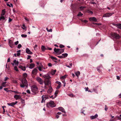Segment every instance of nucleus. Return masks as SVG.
Instances as JSON below:
<instances>
[{"label":"nucleus","mask_w":121,"mask_h":121,"mask_svg":"<svg viewBox=\"0 0 121 121\" xmlns=\"http://www.w3.org/2000/svg\"><path fill=\"white\" fill-rule=\"evenodd\" d=\"M38 70L37 68H34L32 71V73L33 75H35L38 73Z\"/></svg>","instance_id":"1a4fd4ad"},{"label":"nucleus","mask_w":121,"mask_h":121,"mask_svg":"<svg viewBox=\"0 0 121 121\" xmlns=\"http://www.w3.org/2000/svg\"><path fill=\"white\" fill-rule=\"evenodd\" d=\"M21 36L22 37L26 38L27 37V35L26 34H22L21 35Z\"/></svg>","instance_id":"ea45409f"},{"label":"nucleus","mask_w":121,"mask_h":121,"mask_svg":"<svg viewBox=\"0 0 121 121\" xmlns=\"http://www.w3.org/2000/svg\"><path fill=\"white\" fill-rule=\"evenodd\" d=\"M23 76L24 77V78H25L27 77V74L26 73H24L23 74Z\"/></svg>","instance_id":"58836bf2"},{"label":"nucleus","mask_w":121,"mask_h":121,"mask_svg":"<svg viewBox=\"0 0 121 121\" xmlns=\"http://www.w3.org/2000/svg\"><path fill=\"white\" fill-rule=\"evenodd\" d=\"M98 117V115L96 114L94 116H91L90 117V118L91 120L94 119Z\"/></svg>","instance_id":"ddd939ff"},{"label":"nucleus","mask_w":121,"mask_h":121,"mask_svg":"<svg viewBox=\"0 0 121 121\" xmlns=\"http://www.w3.org/2000/svg\"><path fill=\"white\" fill-rule=\"evenodd\" d=\"M14 98L16 99H20L21 97L20 95H15L14 96Z\"/></svg>","instance_id":"aec40b11"},{"label":"nucleus","mask_w":121,"mask_h":121,"mask_svg":"<svg viewBox=\"0 0 121 121\" xmlns=\"http://www.w3.org/2000/svg\"><path fill=\"white\" fill-rule=\"evenodd\" d=\"M52 91V87H50L49 88V89L48 90L47 92L48 93L50 94L51 93Z\"/></svg>","instance_id":"4be33fe9"},{"label":"nucleus","mask_w":121,"mask_h":121,"mask_svg":"<svg viewBox=\"0 0 121 121\" xmlns=\"http://www.w3.org/2000/svg\"><path fill=\"white\" fill-rule=\"evenodd\" d=\"M83 15V14L81 12H78V13L77 15L78 17H80Z\"/></svg>","instance_id":"a878e982"},{"label":"nucleus","mask_w":121,"mask_h":121,"mask_svg":"<svg viewBox=\"0 0 121 121\" xmlns=\"http://www.w3.org/2000/svg\"><path fill=\"white\" fill-rule=\"evenodd\" d=\"M87 12L88 13L91 14H92L93 13V12H92V11L89 10H88L87 11Z\"/></svg>","instance_id":"37998d69"},{"label":"nucleus","mask_w":121,"mask_h":121,"mask_svg":"<svg viewBox=\"0 0 121 121\" xmlns=\"http://www.w3.org/2000/svg\"><path fill=\"white\" fill-rule=\"evenodd\" d=\"M86 7L85 6H81L79 8L80 10L81 11H82Z\"/></svg>","instance_id":"f704fd0d"},{"label":"nucleus","mask_w":121,"mask_h":121,"mask_svg":"<svg viewBox=\"0 0 121 121\" xmlns=\"http://www.w3.org/2000/svg\"><path fill=\"white\" fill-rule=\"evenodd\" d=\"M10 61V59L9 58L7 60V62H9Z\"/></svg>","instance_id":"338daca9"},{"label":"nucleus","mask_w":121,"mask_h":121,"mask_svg":"<svg viewBox=\"0 0 121 121\" xmlns=\"http://www.w3.org/2000/svg\"><path fill=\"white\" fill-rule=\"evenodd\" d=\"M6 82H3L1 84V85L3 87H5L6 86Z\"/></svg>","instance_id":"5701e85b"},{"label":"nucleus","mask_w":121,"mask_h":121,"mask_svg":"<svg viewBox=\"0 0 121 121\" xmlns=\"http://www.w3.org/2000/svg\"><path fill=\"white\" fill-rule=\"evenodd\" d=\"M56 105L53 101L52 100L50 101L46 104L48 108H49L50 107H55Z\"/></svg>","instance_id":"7ed1b4c3"},{"label":"nucleus","mask_w":121,"mask_h":121,"mask_svg":"<svg viewBox=\"0 0 121 121\" xmlns=\"http://www.w3.org/2000/svg\"><path fill=\"white\" fill-rule=\"evenodd\" d=\"M5 107H6L5 106H2V108L3 109V112H5V109H4V108H5Z\"/></svg>","instance_id":"09e8293b"},{"label":"nucleus","mask_w":121,"mask_h":121,"mask_svg":"<svg viewBox=\"0 0 121 121\" xmlns=\"http://www.w3.org/2000/svg\"><path fill=\"white\" fill-rule=\"evenodd\" d=\"M90 3L91 4H95V2H93V1H91Z\"/></svg>","instance_id":"69168bd1"},{"label":"nucleus","mask_w":121,"mask_h":121,"mask_svg":"<svg viewBox=\"0 0 121 121\" xmlns=\"http://www.w3.org/2000/svg\"><path fill=\"white\" fill-rule=\"evenodd\" d=\"M89 20L91 21L96 22L97 21L95 17H90L89 18Z\"/></svg>","instance_id":"2eb2a0df"},{"label":"nucleus","mask_w":121,"mask_h":121,"mask_svg":"<svg viewBox=\"0 0 121 121\" xmlns=\"http://www.w3.org/2000/svg\"><path fill=\"white\" fill-rule=\"evenodd\" d=\"M9 79V78L7 77H5L4 79V80L6 81Z\"/></svg>","instance_id":"3c124183"},{"label":"nucleus","mask_w":121,"mask_h":121,"mask_svg":"<svg viewBox=\"0 0 121 121\" xmlns=\"http://www.w3.org/2000/svg\"><path fill=\"white\" fill-rule=\"evenodd\" d=\"M22 28L24 30H26V26H25V25L24 24H23L22 25Z\"/></svg>","instance_id":"c756f323"},{"label":"nucleus","mask_w":121,"mask_h":121,"mask_svg":"<svg viewBox=\"0 0 121 121\" xmlns=\"http://www.w3.org/2000/svg\"><path fill=\"white\" fill-rule=\"evenodd\" d=\"M58 57L60 58H64V57H63V55H62H62L61 56H58Z\"/></svg>","instance_id":"a18cd8bd"},{"label":"nucleus","mask_w":121,"mask_h":121,"mask_svg":"<svg viewBox=\"0 0 121 121\" xmlns=\"http://www.w3.org/2000/svg\"><path fill=\"white\" fill-rule=\"evenodd\" d=\"M113 25H114V26H116V27H117L118 28L121 29V24H112Z\"/></svg>","instance_id":"a211bd4d"},{"label":"nucleus","mask_w":121,"mask_h":121,"mask_svg":"<svg viewBox=\"0 0 121 121\" xmlns=\"http://www.w3.org/2000/svg\"><path fill=\"white\" fill-rule=\"evenodd\" d=\"M5 18L3 16H2L0 17V20H5Z\"/></svg>","instance_id":"a19ab883"},{"label":"nucleus","mask_w":121,"mask_h":121,"mask_svg":"<svg viewBox=\"0 0 121 121\" xmlns=\"http://www.w3.org/2000/svg\"><path fill=\"white\" fill-rule=\"evenodd\" d=\"M41 48L43 51H44L46 50V48L43 45L42 46Z\"/></svg>","instance_id":"7c9ffc66"},{"label":"nucleus","mask_w":121,"mask_h":121,"mask_svg":"<svg viewBox=\"0 0 121 121\" xmlns=\"http://www.w3.org/2000/svg\"><path fill=\"white\" fill-rule=\"evenodd\" d=\"M18 41H17L16 42H15V45H17L18 44Z\"/></svg>","instance_id":"6e6d98bb"},{"label":"nucleus","mask_w":121,"mask_h":121,"mask_svg":"<svg viewBox=\"0 0 121 121\" xmlns=\"http://www.w3.org/2000/svg\"><path fill=\"white\" fill-rule=\"evenodd\" d=\"M18 67L23 71H25L26 70V68L25 66H23L22 65H20Z\"/></svg>","instance_id":"412c9836"},{"label":"nucleus","mask_w":121,"mask_h":121,"mask_svg":"<svg viewBox=\"0 0 121 121\" xmlns=\"http://www.w3.org/2000/svg\"><path fill=\"white\" fill-rule=\"evenodd\" d=\"M12 21V19L10 18V17L9 18V22H11Z\"/></svg>","instance_id":"bf43d9fd"},{"label":"nucleus","mask_w":121,"mask_h":121,"mask_svg":"<svg viewBox=\"0 0 121 121\" xmlns=\"http://www.w3.org/2000/svg\"><path fill=\"white\" fill-rule=\"evenodd\" d=\"M45 81H46V82L47 83V85H49L50 83V81L49 80H48L47 81H46V79H45Z\"/></svg>","instance_id":"e433bc0d"},{"label":"nucleus","mask_w":121,"mask_h":121,"mask_svg":"<svg viewBox=\"0 0 121 121\" xmlns=\"http://www.w3.org/2000/svg\"><path fill=\"white\" fill-rule=\"evenodd\" d=\"M38 46L37 45V44H35L34 46V49L35 50V48L37 47Z\"/></svg>","instance_id":"0e129e2a"},{"label":"nucleus","mask_w":121,"mask_h":121,"mask_svg":"<svg viewBox=\"0 0 121 121\" xmlns=\"http://www.w3.org/2000/svg\"><path fill=\"white\" fill-rule=\"evenodd\" d=\"M5 9H3L2 10L1 14V16H3L5 14Z\"/></svg>","instance_id":"2f4dec72"},{"label":"nucleus","mask_w":121,"mask_h":121,"mask_svg":"<svg viewBox=\"0 0 121 121\" xmlns=\"http://www.w3.org/2000/svg\"><path fill=\"white\" fill-rule=\"evenodd\" d=\"M13 62L15 65H17L18 64V61H17L15 60H14Z\"/></svg>","instance_id":"c85d7f7f"},{"label":"nucleus","mask_w":121,"mask_h":121,"mask_svg":"<svg viewBox=\"0 0 121 121\" xmlns=\"http://www.w3.org/2000/svg\"><path fill=\"white\" fill-rule=\"evenodd\" d=\"M9 44L10 47L12 48L13 47V46L14 45V42L13 41L11 40H9Z\"/></svg>","instance_id":"0eeeda50"},{"label":"nucleus","mask_w":121,"mask_h":121,"mask_svg":"<svg viewBox=\"0 0 121 121\" xmlns=\"http://www.w3.org/2000/svg\"><path fill=\"white\" fill-rule=\"evenodd\" d=\"M43 77L46 79H49L50 78V77L48 74L45 75L43 76Z\"/></svg>","instance_id":"dca6fc26"},{"label":"nucleus","mask_w":121,"mask_h":121,"mask_svg":"<svg viewBox=\"0 0 121 121\" xmlns=\"http://www.w3.org/2000/svg\"><path fill=\"white\" fill-rule=\"evenodd\" d=\"M26 52L29 54H32V52H31L28 48H26Z\"/></svg>","instance_id":"6ab92c4d"},{"label":"nucleus","mask_w":121,"mask_h":121,"mask_svg":"<svg viewBox=\"0 0 121 121\" xmlns=\"http://www.w3.org/2000/svg\"><path fill=\"white\" fill-rule=\"evenodd\" d=\"M81 21L82 22H83L85 23H86L88 22V21H87L86 20H82Z\"/></svg>","instance_id":"de8ad7c7"},{"label":"nucleus","mask_w":121,"mask_h":121,"mask_svg":"<svg viewBox=\"0 0 121 121\" xmlns=\"http://www.w3.org/2000/svg\"><path fill=\"white\" fill-rule=\"evenodd\" d=\"M4 90L5 91H6L7 92H8L9 91L7 88H4Z\"/></svg>","instance_id":"052dcab7"},{"label":"nucleus","mask_w":121,"mask_h":121,"mask_svg":"<svg viewBox=\"0 0 121 121\" xmlns=\"http://www.w3.org/2000/svg\"><path fill=\"white\" fill-rule=\"evenodd\" d=\"M56 72V69L54 70H53L52 72V74H54Z\"/></svg>","instance_id":"603ef678"},{"label":"nucleus","mask_w":121,"mask_h":121,"mask_svg":"<svg viewBox=\"0 0 121 121\" xmlns=\"http://www.w3.org/2000/svg\"><path fill=\"white\" fill-rule=\"evenodd\" d=\"M14 70H16V71H18V69L17 68V67H16V66L14 67Z\"/></svg>","instance_id":"c03bdc74"},{"label":"nucleus","mask_w":121,"mask_h":121,"mask_svg":"<svg viewBox=\"0 0 121 121\" xmlns=\"http://www.w3.org/2000/svg\"><path fill=\"white\" fill-rule=\"evenodd\" d=\"M119 98H121V93L120 94L118 95Z\"/></svg>","instance_id":"774afa93"},{"label":"nucleus","mask_w":121,"mask_h":121,"mask_svg":"<svg viewBox=\"0 0 121 121\" xmlns=\"http://www.w3.org/2000/svg\"><path fill=\"white\" fill-rule=\"evenodd\" d=\"M56 83H57L58 84V86L56 87V89H58L61 87V83L60 82L57 81H56Z\"/></svg>","instance_id":"f8f14e48"},{"label":"nucleus","mask_w":121,"mask_h":121,"mask_svg":"<svg viewBox=\"0 0 121 121\" xmlns=\"http://www.w3.org/2000/svg\"><path fill=\"white\" fill-rule=\"evenodd\" d=\"M31 91L34 94L38 93V89L37 86L35 85L32 86L31 88Z\"/></svg>","instance_id":"f03ea898"},{"label":"nucleus","mask_w":121,"mask_h":121,"mask_svg":"<svg viewBox=\"0 0 121 121\" xmlns=\"http://www.w3.org/2000/svg\"><path fill=\"white\" fill-rule=\"evenodd\" d=\"M26 92L28 94H30V91L29 90H28L26 91Z\"/></svg>","instance_id":"864d4df0"},{"label":"nucleus","mask_w":121,"mask_h":121,"mask_svg":"<svg viewBox=\"0 0 121 121\" xmlns=\"http://www.w3.org/2000/svg\"><path fill=\"white\" fill-rule=\"evenodd\" d=\"M111 35L112 37L116 39H119L120 38V36L119 35L115 33H111Z\"/></svg>","instance_id":"39448f33"},{"label":"nucleus","mask_w":121,"mask_h":121,"mask_svg":"<svg viewBox=\"0 0 121 121\" xmlns=\"http://www.w3.org/2000/svg\"><path fill=\"white\" fill-rule=\"evenodd\" d=\"M22 82V83L20 84V86L21 87L24 88L25 87H27L28 86L27 81L26 78H23Z\"/></svg>","instance_id":"f257e3e1"},{"label":"nucleus","mask_w":121,"mask_h":121,"mask_svg":"<svg viewBox=\"0 0 121 121\" xmlns=\"http://www.w3.org/2000/svg\"><path fill=\"white\" fill-rule=\"evenodd\" d=\"M58 109L63 112L65 113L64 109L62 107H60L58 108Z\"/></svg>","instance_id":"f3484780"},{"label":"nucleus","mask_w":121,"mask_h":121,"mask_svg":"<svg viewBox=\"0 0 121 121\" xmlns=\"http://www.w3.org/2000/svg\"><path fill=\"white\" fill-rule=\"evenodd\" d=\"M21 52V50H20L18 51H17V54L15 53L14 54V56L15 57H17V56H19L20 54V52Z\"/></svg>","instance_id":"4468645a"},{"label":"nucleus","mask_w":121,"mask_h":121,"mask_svg":"<svg viewBox=\"0 0 121 121\" xmlns=\"http://www.w3.org/2000/svg\"><path fill=\"white\" fill-rule=\"evenodd\" d=\"M51 58L53 60H57V59L56 57L52 56H51Z\"/></svg>","instance_id":"4c0bfd02"},{"label":"nucleus","mask_w":121,"mask_h":121,"mask_svg":"<svg viewBox=\"0 0 121 121\" xmlns=\"http://www.w3.org/2000/svg\"><path fill=\"white\" fill-rule=\"evenodd\" d=\"M48 66L49 67H51L52 66V64L50 63H49L48 64Z\"/></svg>","instance_id":"5fc2aeb1"},{"label":"nucleus","mask_w":121,"mask_h":121,"mask_svg":"<svg viewBox=\"0 0 121 121\" xmlns=\"http://www.w3.org/2000/svg\"><path fill=\"white\" fill-rule=\"evenodd\" d=\"M75 74L78 77V76L80 74V73L79 71H78L77 72H75Z\"/></svg>","instance_id":"393cba45"},{"label":"nucleus","mask_w":121,"mask_h":121,"mask_svg":"<svg viewBox=\"0 0 121 121\" xmlns=\"http://www.w3.org/2000/svg\"><path fill=\"white\" fill-rule=\"evenodd\" d=\"M117 79L118 80H119L120 79V76H117Z\"/></svg>","instance_id":"4d7b16f0"},{"label":"nucleus","mask_w":121,"mask_h":121,"mask_svg":"<svg viewBox=\"0 0 121 121\" xmlns=\"http://www.w3.org/2000/svg\"><path fill=\"white\" fill-rule=\"evenodd\" d=\"M112 14L111 13H107L104 14L103 17H109L111 16Z\"/></svg>","instance_id":"9d476101"},{"label":"nucleus","mask_w":121,"mask_h":121,"mask_svg":"<svg viewBox=\"0 0 121 121\" xmlns=\"http://www.w3.org/2000/svg\"><path fill=\"white\" fill-rule=\"evenodd\" d=\"M43 95V97L45 98V100H46V99L48 98V95Z\"/></svg>","instance_id":"c9c22d12"},{"label":"nucleus","mask_w":121,"mask_h":121,"mask_svg":"<svg viewBox=\"0 0 121 121\" xmlns=\"http://www.w3.org/2000/svg\"><path fill=\"white\" fill-rule=\"evenodd\" d=\"M17 101H16L15 102H13L10 103H8L7 104L9 106H13L17 104Z\"/></svg>","instance_id":"9b49d317"},{"label":"nucleus","mask_w":121,"mask_h":121,"mask_svg":"<svg viewBox=\"0 0 121 121\" xmlns=\"http://www.w3.org/2000/svg\"><path fill=\"white\" fill-rule=\"evenodd\" d=\"M67 76L66 75H65L60 77V79H64L66 78Z\"/></svg>","instance_id":"473e14b6"},{"label":"nucleus","mask_w":121,"mask_h":121,"mask_svg":"<svg viewBox=\"0 0 121 121\" xmlns=\"http://www.w3.org/2000/svg\"><path fill=\"white\" fill-rule=\"evenodd\" d=\"M38 68L39 71H43L42 69H45L47 68V67H43V65L41 64L38 67Z\"/></svg>","instance_id":"423d86ee"},{"label":"nucleus","mask_w":121,"mask_h":121,"mask_svg":"<svg viewBox=\"0 0 121 121\" xmlns=\"http://www.w3.org/2000/svg\"><path fill=\"white\" fill-rule=\"evenodd\" d=\"M59 47L60 48H62L64 47V46L63 45L61 44L60 45Z\"/></svg>","instance_id":"49530a36"},{"label":"nucleus","mask_w":121,"mask_h":121,"mask_svg":"<svg viewBox=\"0 0 121 121\" xmlns=\"http://www.w3.org/2000/svg\"><path fill=\"white\" fill-rule=\"evenodd\" d=\"M58 90H56V91L55 92V93H54V94L55 95V97L54 98H52V99H54V98H55L56 97V96H57V94H58Z\"/></svg>","instance_id":"cd10ccee"},{"label":"nucleus","mask_w":121,"mask_h":121,"mask_svg":"<svg viewBox=\"0 0 121 121\" xmlns=\"http://www.w3.org/2000/svg\"><path fill=\"white\" fill-rule=\"evenodd\" d=\"M62 55H63V56L64 58L66 57L67 56L68 54L67 53H65L62 54Z\"/></svg>","instance_id":"72a5a7b5"},{"label":"nucleus","mask_w":121,"mask_h":121,"mask_svg":"<svg viewBox=\"0 0 121 121\" xmlns=\"http://www.w3.org/2000/svg\"><path fill=\"white\" fill-rule=\"evenodd\" d=\"M55 52L59 55L63 53L64 51V49H56L55 48L54 49Z\"/></svg>","instance_id":"20e7f679"},{"label":"nucleus","mask_w":121,"mask_h":121,"mask_svg":"<svg viewBox=\"0 0 121 121\" xmlns=\"http://www.w3.org/2000/svg\"><path fill=\"white\" fill-rule=\"evenodd\" d=\"M22 47V45L21 44H19L17 46V48H20Z\"/></svg>","instance_id":"8fccbe9b"},{"label":"nucleus","mask_w":121,"mask_h":121,"mask_svg":"<svg viewBox=\"0 0 121 121\" xmlns=\"http://www.w3.org/2000/svg\"><path fill=\"white\" fill-rule=\"evenodd\" d=\"M13 82L15 83H17V81L16 80H13Z\"/></svg>","instance_id":"e2e57ef3"},{"label":"nucleus","mask_w":121,"mask_h":121,"mask_svg":"<svg viewBox=\"0 0 121 121\" xmlns=\"http://www.w3.org/2000/svg\"><path fill=\"white\" fill-rule=\"evenodd\" d=\"M85 91H88V87H85Z\"/></svg>","instance_id":"13d9d810"},{"label":"nucleus","mask_w":121,"mask_h":121,"mask_svg":"<svg viewBox=\"0 0 121 121\" xmlns=\"http://www.w3.org/2000/svg\"><path fill=\"white\" fill-rule=\"evenodd\" d=\"M34 66L35 65L34 64H30V65L29 68L30 69H32L33 68Z\"/></svg>","instance_id":"b1692460"},{"label":"nucleus","mask_w":121,"mask_h":121,"mask_svg":"<svg viewBox=\"0 0 121 121\" xmlns=\"http://www.w3.org/2000/svg\"><path fill=\"white\" fill-rule=\"evenodd\" d=\"M42 100H41V102L43 103L46 100H45V99L43 97V95L42 97Z\"/></svg>","instance_id":"bb28decb"},{"label":"nucleus","mask_w":121,"mask_h":121,"mask_svg":"<svg viewBox=\"0 0 121 121\" xmlns=\"http://www.w3.org/2000/svg\"><path fill=\"white\" fill-rule=\"evenodd\" d=\"M36 80L41 84H42L43 83V82L42 79L40 77H38L36 78Z\"/></svg>","instance_id":"6e6552de"},{"label":"nucleus","mask_w":121,"mask_h":121,"mask_svg":"<svg viewBox=\"0 0 121 121\" xmlns=\"http://www.w3.org/2000/svg\"><path fill=\"white\" fill-rule=\"evenodd\" d=\"M62 82L64 84L63 85V86L64 87H65V86L66 83H65V81H63Z\"/></svg>","instance_id":"680f3d73"},{"label":"nucleus","mask_w":121,"mask_h":121,"mask_svg":"<svg viewBox=\"0 0 121 121\" xmlns=\"http://www.w3.org/2000/svg\"><path fill=\"white\" fill-rule=\"evenodd\" d=\"M21 102L23 104H25V100L24 99H21Z\"/></svg>","instance_id":"79ce46f5"}]
</instances>
